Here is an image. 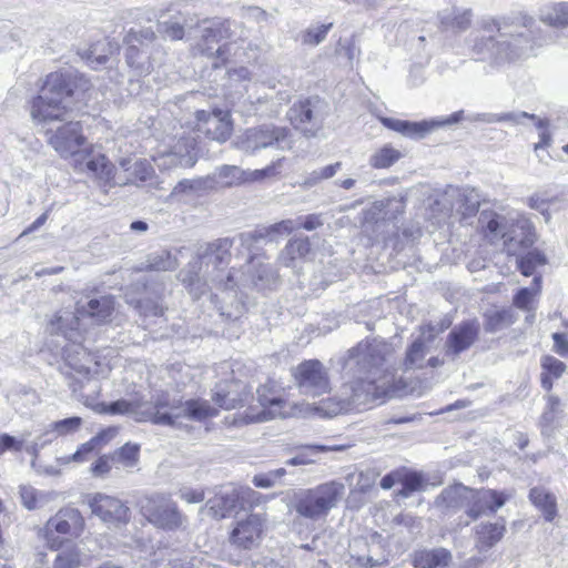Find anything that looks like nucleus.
<instances>
[{
    "mask_svg": "<svg viewBox=\"0 0 568 568\" xmlns=\"http://www.w3.org/2000/svg\"><path fill=\"white\" fill-rule=\"evenodd\" d=\"M394 347L385 341L373 338L351 348L344 366L353 378L344 383L334 397L314 406V414L334 417L359 409L376 399L394 394Z\"/></svg>",
    "mask_w": 568,
    "mask_h": 568,
    "instance_id": "1",
    "label": "nucleus"
},
{
    "mask_svg": "<svg viewBox=\"0 0 568 568\" xmlns=\"http://www.w3.org/2000/svg\"><path fill=\"white\" fill-rule=\"evenodd\" d=\"M98 413L130 415L139 423L151 422L173 428L186 427L185 420L203 422L217 414V409L204 399H159L155 404H138L120 399L110 404H98Z\"/></svg>",
    "mask_w": 568,
    "mask_h": 568,
    "instance_id": "2",
    "label": "nucleus"
},
{
    "mask_svg": "<svg viewBox=\"0 0 568 568\" xmlns=\"http://www.w3.org/2000/svg\"><path fill=\"white\" fill-rule=\"evenodd\" d=\"M534 19L526 14L493 21L485 26L488 32L497 31L496 36L481 37L475 41L473 50L483 59L489 58L497 63L513 62L532 53L535 42L530 39Z\"/></svg>",
    "mask_w": 568,
    "mask_h": 568,
    "instance_id": "3",
    "label": "nucleus"
},
{
    "mask_svg": "<svg viewBox=\"0 0 568 568\" xmlns=\"http://www.w3.org/2000/svg\"><path fill=\"white\" fill-rule=\"evenodd\" d=\"M72 94L70 75L62 72L48 74L39 95L32 101V119L39 124L63 121L71 109Z\"/></svg>",
    "mask_w": 568,
    "mask_h": 568,
    "instance_id": "4",
    "label": "nucleus"
},
{
    "mask_svg": "<svg viewBox=\"0 0 568 568\" xmlns=\"http://www.w3.org/2000/svg\"><path fill=\"white\" fill-rule=\"evenodd\" d=\"M345 493V486L338 481H328L310 489H298L290 497L288 508L302 518L318 521L326 518Z\"/></svg>",
    "mask_w": 568,
    "mask_h": 568,
    "instance_id": "5",
    "label": "nucleus"
},
{
    "mask_svg": "<svg viewBox=\"0 0 568 568\" xmlns=\"http://www.w3.org/2000/svg\"><path fill=\"white\" fill-rule=\"evenodd\" d=\"M224 291H233L237 287H252L257 291L271 288L278 281L276 271L264 262L262 256H251L244 270L234 267L220 273L212 278Z\"/></svg>",
    "mask_w": 568,
    "mask_h": 568,
    "instance_id": "6",
    "label": "nucleus"
},
{
    "mask_svg": "<svg viewBox=\"0 0 568 568\" xmlns=\"http://www.w3.org/2000/svg\"><path fill=\"white\" fill-rule=\"evenodd\" d=\"M232 245L233 241L229 237L217 239L213 242L200 245L196 251V260L191 262L187 268L180 272L181 281L183 284L189 287H193L196 283L200 282L202 264H205L206 267L212 264L215 274H212L210 280L217 288H220L216 282H213L212 278L215 277L220 271H224L219 266L229 261ZM221 290L223 288L221 287Z\"/></svg>",
    "mask_w": 568,
    "mask_h": 568,
    "instance_id": "7",
    "label": "nucleus"
},
{
    "mask_svg": "<svg viewBox=\"0 0 568 568\" xmlns=\"http://www.w3.org/2000/svg\"><path fill=\"white\" fill-rule=\"evenodd\" d=\"M257 399L263 410L254 416H246V423L265 422L281 417H305L314 414V406L305 403H291L276 395L275 386L265 384L256 390Z\"/></svg>",
    "mask_w": 568,
    "mask_h": 568,
    "instance_id": "8",
    "label": "nucleus"
},
{
    "mask_svg": "<svg viewBox=\"0 0 568 568\" xmlns=\"http://www.w3.org/2000/svg\"><path fill=\"white\" fill-rule=\"evenodd\" d=\"M463 120H468L470 122L496 123L497 118L496 113H474L465 116L464 111L459 110L446 118L430 121L409 122L398 119L384 118L382 119V122L386 128L399 132L405 136L424 138L426 134L430 133L437 128L456 124Z\"/></svg>",
    "mask_w": 568,
    "mask_h": 568,
    "instance_id": "9",
    "label": "nucleus"
},
{
    "mask_svg": "<svg viewBox=\"0 0 568 568\" xmlns=\"http://www.w3.org/2000/svg\"><path fill=\"white\" fill-rule=\"evenodd\" d=\"M139 506L146 520L159 528L174 530L185 521L176 504L164 494L144 496L139 500Z\"/></svg>",
    "mask_w": 568,
    "mask_h": 568,
    "instance_id": "10",
    "label": "nucleus"
},
{
    "mask_svg": "<svg viewBox=\"0 0 568 568\" xmlns=\"http://www.w3.org/2000/svg\"><path fill=\"white\" fill-rule=\"evenodd\" d=\"M234 21L214 20L209 26L201 29V38L196 43L195 50L213 59V68H220L229 58V44L214 48L221 40L231 39L234 36Z\"/></svg>",
    "mask_w": 568,
    "mask_h": 568,
    "instance_id": "11",
    "label": "nucleus"
},
{
    "mask_svg": "<svg viewBox=\"0 0 568 568\" xmlns=\"http://www.w3.org/2000/svg\"><path fill=\"white\" fill-rule=\"evenodd\" d=\"M300 392L308 396H321L331 389L328 372L317 359H308L293 369Z\"/></svg>",
    "mask_w": 568,
    "mask_h": 568,
    "instance_id": "12",
    "label": "nucleus"
},
{
    "mask_svg": "<svg viewBox=\"0 0 568 568\" xmlns=\"http://www.w3.org/2000/svg\"><path fill=\"white\" fill-rule=\"evenodd\" d=\"M85 527V521L80 510L74 507L61 508L52 516L43 528L44 538L51 549L60 547V541L53 536L54 532L79 537Z\"/></svg>",
    "mask_w": 568,
    "mask_h": 568,
    "instance_id": "13",
    "label": "nucleus"
},
{
    "mask_svg": "<svg viewBox=\"0 0 568 568\" xmlns=\"http://www.w3.org/2000/svg\"><path fill=\"white\" fill-rule=\"evenodd\" d=\"M91 513L112 527L126 525L131 518L130 508L121 499L102 493L87 496Z\"/></svg>",
    "mask_w": 568,
    "mask_h": 568,
    "instance_id": "14",
    "label": "nucleus"
},
{
    "mask_svg": "<svg viewBox=\"0 0 568 568\" xmlns=\"http://www.w3.org/2000/svg\"><path fill=\"white\" fill-rule=\"evenodd\" d=\"M287 135L288 130L286 128L265 124L246 130L240 138L237 146L250 154L275 144L284 149L288 146Z\"/></svg>",
    "mask_w": 568,
    "mask_h": 568,
    "instance_id": "15",
    "label": "nucleus"
},
{
    "mask_svg": "<svg viewBox=\"0 0 568 568\" xmlns=\"http://www.w3.org/2000/svg\"><path fill=\"white\" fill-rule=\"evenodd\" d=\"M195 146L194 136L183 135L168 149L159 151L153 159L160 169L192 168L197 161Z\"/></svg>",
    "mask_w": 568,
    "mask_h": 568,
    "instance_id": "16",
    "label": "nucleus"
},
{
    "mask_svg": "<svg viewBox=\"0 0 568 568\" xmlns=\"http://www.w3.org/2000/svg\"><path fill=\"white\" fill-rule=\"evenodd\" d=\"M154 38V32L149 28L139 31L130 30L124 38V43L128 45L125 52L126 63L135 69L139 74L150 73L153 68L145 47Z\"/></svg>",
    "mask_w": 568,
    "mask_h": 568,
    "instance_id": "17",
    "label": "nucleus"
},
{
    "mask_svg": "<svg viewBox=\"0 0 568 568\" xmlns=\"http://www.w3.org/2000/svg\"><path fill=\"white\" fill-rule=\"evenodd\" d=\"M325 106L318 98L301 100L290 108L287 116L295 129L313 135L322 123Z\"/></svg>",
    "mask_w": 568,
    "mask_h": 568,
    "instance_id": "18",
    "label": "nucleus"
},
{
    "mask_svg": "<svg viewBox=\"0 0 568 568\" xmlns=\"http://www.w3.org/2000/svg\"><path fill=\"white\" fill-rule=\"evenodd\" d=\"M436 205L443 206L444 215H449L453 210L460 214L462 220L474 216L479 209V195L474 189L449 187Z\"/></svg>",
    "mask_w": 568,
    "mask_h": 568,
    "instance_id": "19",
    "label": "nucleus"
},
{
    "mask_svg": "<svg viewBox=\"0 0 568 568\" xmlns=\"http://www.w3.org/2000/svg\"><path fill=\"white\" fill-rule=\"evenodd\" d=\"M49 144L63 158L77 154L85 143L82 126L78 121L59 125L54 131L48 130Z\"/></svg>",
    "mask_w": 568,
    "mask_h": 568,
    "instance_id": "20",
    "label": "nucleus"
},
{
    "mask_svg": "<svg viewBox=\"0 0 568 568\" xmlns=\"http://www.w3.org/2000/svg\"><path fill=\"white\" fill-rule=\"evenodd\" d=\"M509 495L494 489H473L468 495L465 514L475 521L481 516L494 515L501 508Z\"/></svg>",
    "mask_w": 568,
    "mask_h": 568,
    "instance_id": "21",
    "label": "nucleus"
},
{
    "mask_svg": "<svg viewBox=\"0 0 568 568\" xmlns=\"http://www.w3.org/2000/svg\"><path fill=\"white\" fill-rule=\"evenodd\" d=\"M486 222V235L490 237L491 241L496 239H503L504 244L507 247V251L513 252L511 245L513 242H518L523 246H529L534 243L532 234H531V224L526 219H519L517 221V226L524 233V236L517 240V235H513L515 231H507L506 224L504 223L505 217H501L495 213H489L485 215Z\"/></svg>",
    "mask_w": 568,
    "mask_h": 568,
    "instance_id": "22",
    "label": "nucleus"
},
{
    "mask_svg": "<svg viewBox=\"0 0 568 568\" xmlns=\"http://www.w3.org/2000/svg\"><path fill=\"white\" fill-rule=\"evenodd\" d=\"M479 323L476 320L466 321L456 325L446 339V355L456 359L460 353L467 351L478 338Z\"/></svg>",
    "mask_w": 568,
    "mask_h": 568,
    "instance_id": "23",
    "label": "nucleus"
},
{
    "mask_svg": "<svg viewBox=\"0 0 568 568\" xmlns=\"http://www.w3.org/2000/svg\"><path fill=\"white\" fill-rule=\"evenodd\" d=\"M196 120L197 130L212 140L225 142L232 134V122L227 112L219 110L211 113L201 110L196 112Z\"/></svg>",
    "mask_w": 568,
    "mask_h": 568,
    "instance_id": "24",
    "label": "nucleus"
},
{
    "mask_svg": "<svg viewBox=\"0 0 568 568\" xmlns=\"http://www.w3.org/2000/svg\"><path fill=\"white\" fill-rule=\"evenodd\" d=\"M265 518L262 514H251L245 519L237 521L231 534V541L244 549L258 545Z\"/></svg>",
    "mask_w": 568,
    "mask_h": 568,
    "instance_id": "25",
    "label": "nucleus"
},
{
    "mask_svg": "<svg viewBox=\"0 0 568 568\" xmlns=\"http://www.w3.org/2000/svg\"><path fill=\"white\" fill-rule=\"evenodd\" d=\"M82 316L81 313L62 310L59 311L49 323L51 333L62 334L74 344L82 341Z\"/></svg>",
    "mask_w": 568,
    "mask_h": 568,
    "instance_id": "26",
    "label": "nucleus"
},
{
    "mask_svg": "<svg viewBox=\"0 0 568 568\" xmlns=\"http://www.w3.org/2000/svg\"><path fill=\"white\" fill-rule=\"evenodd\" d=\"M469 494V487L460 483H456L444 488L436 497L434 505L446 515L455 514L462 509L466 510Z\"/></svg>",
    "mask_w": 568,
    "mask_h": 568,
    "instance_id": "27",
    "label": "nucleus"
},
{
    "mask_svg": "<svg viewBox=\"0 0 568 568\" xmlns=\"http://www.w3.org/2000/svg\"><path fill=\"white\" fill-rule=\"evenodd\" d=\"M348 556L346 564L348 568H372L378 567L384 564L381 558H374L372 547L365 538H354L348 548Z\"/></svg>",
    "mask_w": 568,
    "mask_h": 568,
    "instance_id": "28",
    "label": "nucleus"
},
{
    "mask_svg": "<svg viewBox=\"0 0 568 568\" xmlns=\"http://www.w3.org/2000/svg\"><path fill=\"white\" fill-rule=\"evenodd\" d=\"M120 168L126 173L124 184L145 182L153 176L154 170L144 159L123 158L119 161Z\"/></svg>",
    "mask_w": 568,
    "mask_h": 568,
    "instance_id": "29",
    "label": "nucleus"
},
{
    "mask_svg": "<svg viewBox=\"0 0 568 568\" xmlns=\"http://www.w3.org/2000/svg\"><path fill=\"white\" fill-rule=\"evenodd\" d=\"M300 225H297V221L295 220H283L278 223L271 225L265 232L255 231V232H246L241 233L239 235V241L241 245L247 250H251L252 246L262 239L266 236H272L273 233L277 234H290L295 230H298Z\"/></svg>",
    "mask_w": 568,
    "mask_h": 568,
    "instance_id": "30",
    "label": "nucleus"
},
{
    "mask_svg": "<svg viewBox=\"0 0 568 568\" xmlns=\"http://www.w3.org/2000/svg\"><path fill=\"white\" fill-rule=\"evenodd\" d=\"M239 497V493L235 489L216 494L207 500L204 511L207 516L215 519L225 518L236 507Z\"/></svg>",
    "mask_w": 568,
    "mask_h": 568,
    "instance_id": "31",
    "label": "nucleus"
},
{
    "mask_svg": "<svg viewBox=\"0 0 568 568\" xmlns=\"http://www.w3.org/2000/svg\"><path fill=\"white\" fill-rule=\"evenodd\" d=\"M506 531L503 523H481L475 528L476 547L479 551H487L494 547Z\"/></svg>",
    "mask_w": 568,
    "mask_h": 568,
    "instance_id": "32",
    "label": "nucleus"
},
{
    "mask_svg": "<svg viewBox=\"0 0 568 568\" xmlns=\"http://www.w3.org/2000/svg\"><path fill=\"white\" fill-rule=\"evenodd\" d=\"M450 561V551L443 547L415 551L413 556V565L416 568H443Z\"/></svg>",
    "mask_w": 568,
    "mask_h": 568,
    "instance_id": "33",
    "label": "nucleus"
},
{
    "mask_svg": "<svg viewBox=\"0 0 568 568\" xmlns=\"http://www.w3.org/2000/svg\"><path fill=\"white\" fill-rule=\"evenodd\" d=\"M241 385L237 383H231L229 385H220L213 396L214 403L223 409H234L239 405H242L248 396L247 392H244V386L239 393Z\"/></svg>",
    "mask_w": 568,
    "mask_h": 568,
    "instance_id": "34",
    "label": "nucleus"
},
{
    "mask_svg": "<svg viewBox=\"0 0 568 568\" xmlns=\"http://www.w3.org/2000/svg\"><path fill=\"white\" fill-rule=\"evenodd\" d=\"M186 10H176L169 19L159 21V32L171 40H181L184 36V28L193 23V19L187 18Z\"/></svg>",
    "mask_w": 568,
    "mask_h": 568,
    "instance_id": "35",
    "label": "nucleus"
},
{
    "mask_svg": "<svg viewBox=\"0 0 568 568\" xmlns=\"http://www.w3.org/2000/svg\"><path fill=\"white\" fill-rule=\"evenodd\" d=\"M311 250V243L307 237L293 239L288 241L278 256L280 263L285 267L295 268L297 261L304 258Z\"/></svg>",
    "mask_w": 568,
    "mask_h": 568,
    "instance_id": "36",
    "label": "nucleus"
},
{
    "mask_svg": "<svg viewBox=\"0 0 568 568\" xmlns=\"http://www.w3.org/2000/svg\"><path fill=\"white\" fill-rule=\"evenodd\" d=\"M113 300L110 296L90 300L87 305L78 306L81 316L94 320L97 323L104 322L113 312Z\"/></svg>",
    "mask_w": 568,
    "mask_h": 568,
    "instance_id": "37",
    "label": "nucleus"
},
{
    "mask_svg": "<svg viewBox=\"0 0 568 568\" xmlns=\"http://www.w3.org/2000/svg\"><path fill=\"white\" fill-rule=\"evenodd\" d=\"M471 10L459 9L456 7L444 9L438 13L440 24L445 29L464 31L469 28L471 22Z\"/></svg>",
    "mask_w": 568,
    "mask_h": 568,
    "instance_id": "38",
    "label": "nucleus"
},
{
    "mask_svg": "<svg viewBox=\"0 0 568 568\" xmlns=\"http://www.w3.org/2000/svg\"><path fill=\"white\" fill-rule=\"evenodd\" d=\"M530 501L542 513L547 521H552L557 516V499L555 495L542 487H534L529 493Z\"/></svg>",
    "mask_w": 568,
    "mask_h": 568,
    "instance_id": "39",
    "label": "nucleus"
},
{
    "mask_svg": "<svg viewBox=\"0 0 568 568\" xmlns=\"http://www.w3.org/2000/svg\"><path fill=\"white\" fill-rule=\"evenodd\" d=\"M485 317V331L488 333L498 332L516 321V314L513 308H501V310H491L487 311L484 314Z\"/></svg>",
    "mask_w": 568,
    "mask_h": 568,
    "instance_id": "40",
    "label": "nucleus"
},
{
    "mask_svg": "<svg viewBox=\"0 0 568 568\" xmlns=\"http://www.w3.org/2000/svg\"><path fill=\"white\" fill-rule=\"evenodd\" d=\"M85 168L97 175L99 179L104 180L105 182H111L114 180L113 164L105 158L104 154L101 153H90L85 158Z\"/></svg>",
    "mask_w": 568,
    "mask_h": 568,
    "instance_id": "41",
    "label": "nucleus"
},
{
    "mask_svg": "<svg viewBox=\"0 0 568 568\" xmlns=\"http://www.w3.org/2000/svg\"><path fill=\"white\" fill-rule=\"evenodd\" d=\"M82 418L78 416L57 420L49 425L43 436L55 439L60 436H67L77 433L82 426Z\"/></svg>",
    "mask_w": 568,
    "mask_h": 568,
    "instance_id": "42",
    "label": "nucleus"
},
{
    "mask_svg": "<svg viewBox=\"0 0 568 568\" xmlns=\"http://www.w3.org/2000/svg\"><path fill=\"white\" fill-rule=\"evenodd\" d=\"M214 176L223 186H232L247 181L246 171L235 165H222L216 169Z\"/></svg>",
    "mask_w": 568,
    "mask_h": 568,
    "instance_id": "43",
    "label": "nucleus"
},
{
    "mask_svg": "<svg viewBox=\"0 0 568 568\" xmlns=\"http://www.w3.org/2000/svg\"><path fill=\"white\" fill-rule=\"evenodd\" d=\"M112 53V49L109 42L99 41L90 47L83 54L88 64L98 69L109 61V55Z\"/></svg>",
    "mask_w": 568,
    "mask_h": 568,
    "instance_id": "44",
    "label": "nucleus"
},
{
    "mask_svg": "<svg viewBox=\"0 0 568 568\" xmlns=\"http://www.w3.org/2000/svg\"><path fill=\"white\" fill-rule=\"evenodd\" d=\"M400 158L402 153L398 150L384 145L369 156V165L374 169H387Z\"/></svg>",
    "mask_w": 568,
    "mask_h": 568,
    "instance_id": "45",
    "label": "nucleus"
},
{
    "mask_svg": "<svg viewBox=\"0 0 568 568\" xmlns=\"http://www.w3.org/2000/svg\"><path fill=\"white\" fill-rule=\"evenodd\" d=\"M541 276H535L531 286L520 288L514 296L513 303L517 308L524 311L531 310L534 297L540 293Z\"/></svg>",
    "mask_w": 568,
    "mask_h": 568,
    "instance_id": "46",
    "label": "nucleus"
},
{
    "mask_svg": "<svg viewBox=\"0 0 568 568\" xmlns=\"http://www.w3.org/2000/svg\"><path fill=\"white\" fill-rule=\"evenodd\" d=\"M146 263V268L155 272L173 271L179 265L178 258L169 251L150 254Z\"/></svg>",
    "mask_w": 568,
    "mask_h": 568,
    "instance_id": "47",
    "label": "nucleus"
},
{
    "mask_svg": "<svg viewBox=\"0 0 568 568\" xmlns=\"http://www.w3.org/2000/svg\"><path fill=\"white\" fill-rule=\"evenodd\" d=\"M112 456L115 468H132L139 462V446L125 444L116 449Z\"/></svg>",
    "mask_w": 568,
    "mask_h": 568,
    "instance_id": "48",
    "label": "nucleus"
},
{
    "mask_svg": "<svg viewBox=\"0 0 568 568\" xmlns=\"http://www.w3.org/2000/svg\"><path fill=\"white\" fill-rule=\"evenodd\" d=\"M542 22L554 26H568V3H557L550 9L542 11L540 14Z\"/></svg>",
    "mask_w": 568,
    "mask_h": 568,
    "instance_id": "49",
    "label": "nucleus"
},
{
    "mask_svg": "<svg viewBox=\"0 0 568 568\" xmlns=\"http://www.w3.org/2000/svg\"><path fill=\"white\" fill-rule=\"evenodd\" d=\"M547 262L544 253L534 250L528 252L526 255L517 258V265L520 270L521 274L525 276H530L534 274L535 268L537 266L545 265Z\"/></svg>",
    "mask_w": 568,
    "mask_h": 568,
    "instance_id": "50",
    "label": "nucleus"
},
{
    "mask_svg": "<svg viewBox=\"0 0 568 568\" xmlns=\"http://www.w3.org/2000/svg\"><path fill=\"white\" fill-rule=\"evenodd\" d=\"M81 565V551L70 546L60 551L54 560L53 568H78Z\"/></svg>",
    "mask_w": 568,
    "mask_h": 568,
    "instance_id": "51",
    "label": "nucleus"
},
{
    "mask_svg": "<svg viewBox=\"0 0 568 568\" xmlns=\"http://www.w3.org/2000/svg\"><path fill=\"white\" fill-rule=\"evenodd\" d=\"M425 357V345L422 339H416L407 349L404 366L406 369L419 368Z\"/></svg>",
    "mask_w": 568,
    "mask_h": 568,
    "instance_id": "52",
    "label": "nucleus"
},
{
    "mask_svg": "<svg viewBox=\"0 0 568 568\" xmlns=\"http://www.w3.org/2000/svg\"><path fill=\"white\" fill-rule=\"evenodd\" d=\"M331 28L332 23L308 28L302 36L303 43L310 45L320 44L322 41H324Z\"/></svg>",
    "mask_w": 568,
    "mask_h": 568,
    "instance_id": "53",
    "label": "nucleus"
},
{
    "mask_svg": "<svg viewBox=\"0 0 568 568\" xmlns=\"http://www.w3.org/2000/svg\"><path fill=\"white\" fill-rule=\"evenodd\" d=\"M28 435L21 437H14L9 434L0 435V456L6 452L19 453L22 450L24 443L27 442Z\"/></svg>",
    "mask_w": 568,
    "mask_h": 568,
    "instance_id": "54",
    "label": "nucleus"
},
{
    "mask_svg": "<svg viewBox=\"0 0 568 568\" xmlns=\"http://www.w3.org/2000/svg\"><path fill=\"white\" fill-rule=\"evenodd\" d=\"M400 483L403 485V489L400 490V495L407 497L410 493L417 491L423 487V478L417 473H408L404 476H400Z\"/></svg>",
    "mask_w": 568,
    "mask_h": 568,
    "instance_id": "55",
    "label": "nucleus"
},
{
    "mask_svg": "<svg viewBox=\"0 0 568 568\" xmlns=\"http://www.w3.org/2000/svg\"><path fill=\"white\" fill-rule=\"evenodd\" d=\"M534 123L536 128L540 131L539 132V142L535 144V151L544 148H548L552 143L551 134L548 130L549 128V121L547 119H539L536 116V120H534Z\"/></svg>",
    "mask_w": 568,
    "mask_h": 568,
    "instance_id": "56",
    "label": "nucleus"
},
{
    "mask_svg": "<svg viewBox=\"0 0 568 568\" xmlns=\"http://www.w3.org/2000/svg\"><path fill=\"white\" fill-rule=\"evenodd\" d=\"M496 122H509L515 125H521L525 123V120H536L535 114H530L525 111H516V112H505L501 114H496Z\"/></svg>",
    "mask_w": 568,
    "mask_h": 568,
    "instance_id": "57",
    "label": "nucleus"
},
{
    "mask_svg": "<svg viewBox=\"0 0 568 568\" xmlns=\"http://www.w3.org/2000/svg\"><path fill=\"white\" fill-rule=\"evenodd\" d=\"M541 367L544 372H546L547 374L551 375L555 378H559L566 371V364L552 356L544 357L541 362Z\"/></svg>",
    "mask_w": 568,
    "mask_h": 568,
    "instance_id": "58",
    "label": "nucleus"
},
{
    "mask_svg": "<svg viewBox=\"0 0 568 568\" xmlns=\"http://www.w3.org/2000/svg\"><path fill=\"white\" fill-rule=\"evenodd\" d=\"M112 467H115L113 464L112 454L103 455L94 464H92L91 473L95 477H104L110 473Z\"/></svg>",
    "mask_w": 568,
    "mask_h": 568,
    "instance_id": "59",
    "label": "nucleus"
},
{
    "mask_svg": "<svg viewBox=\"0 0 568 568\" xmlns=\"http://www.w3.org/2000/svg\"><path fill=\"white\" fill-rule=\"evenodd\" d=\"M282 160H277L273 162L271 165L254 171H246L247 181H258L265 178L275 176L277 174V170L281 168Z\"/></svg>",
    "mask_w": 568,
    "mask_h": 568,
    "instance_id": "60",
    "label": "nucleus"
},
{
    "mask_svg": "<svg viewBox=\"0 0 568 568\" xmlns=\"http://www.w3.org/2000/svg\"><path fill=\"white\" fill-rule=\"evenodd\" d=\"M95 448L88 440L87 443L82 444L74 454L60 458V460H62L64 464H68L70 462L83 463L90 458Z\"/></svg>",
    "mask_w": 568,
    "mask_h": 568,
    "instance_id": "61",
    "label": "nucleus"
},
{
    "mask_svg": "<svg viewBox=\"0 0 568 568\" xmlns=\"http://www.w3.org/2000/svg\"><path fill=\"white\" fill-rule=\"evenodd\" d=\"M295 221H297L300 229H304L306 231H314L324 224L322 214H308L306 216H300Z\"/></svg>",
    "mask_w": 568,
    "mask_h": 568,
    "instance_id": "62",
    "label": "nucleus"
},
{
    "mask_svg": "<svg viewBox=\"0 0 568 568\" xmlns=\"http://www.w3.org/2000/svg\"><path fill=\"white\" fill-rule=\"evenodd\" d=\"M118 434L116 427H109L106 429L101 430L95 436H93L89 442L97 449L109 443L112 438H114Z\"/></svg>",
    "mask_w": 568,
    "mask_h": 568,
    "instance_id": "63",
    "label": "nucleus"
},
{
    "mask_svg": "<svg viewBox=\"0 0 568 568\" xmlns=\"http://www.w3.org/2000/svg\"><path fill=\"white\" fill-rule=\"evenodd\" d=\"M118 434L116 427H109L106 429L101 430L95 436H93L89 442L97 449L109 443L112 438H114Z\"/></svg>",
    "mask_w": 568,
    "mask_h": 568,
    "instance_id": "64",
    "label": "nucleus"
}]
</instances>
